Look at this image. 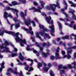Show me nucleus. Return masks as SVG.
I'll return each instance as SVG.
<instances>
[{"label":"nucleus","instance_id":"7ed1b4c3","mask_svg":"<svg viewBox=\"0 0 76 76\" xmlns=\"http://www.w3.org/2000/svg\"><path fill=\"white\" fill-rule=\"evenodd\" d=\"M56 3L57 4H51L50 6V7H49V6H47L46 7V9H48V10H51V9H52L53 12L55 11V9L53 7V6H54V7H58V9H60V5L59 4V3H58V2H56Z\"/></svg>","mask_w":76,"mask_h":76},{"label":"nucleus","instance_id":"39448f33","mask_svg":"<svg viewBox=\"0 0 76 76\" xmlns=\"http://www.w3.org/2000/svg\"><path fill=\"white\" fill-rule=\"evenodd\" d=\"M42 15L43 16H45V20L47 21V22L49 24H50V20H51L52 18H51V17L50 16H49V17H47V15L46 14H45L44 12H42Z\"/></svg>","mask_w":76,"mask_h":76},{"label":"nucleus","instance_id":"c85d7f7f","mask_svg":"<svg viewBox=\"0 0 76 76\" xmlns=\"http://www.w3.org/2000/svg\"><path fill=\"white\" fill-rule=\"evenodd\" d=\"M31 51H33L34 53L35 54L38 53V52H37V50H34V48L31 49Z\"/></svg>","mask_w":76,"mask_h":76},{"label":"nucleus","instance_id":"9d476101","mask_svg":"<svg viewBox=\"0 0 76 76\" xmlns=\"http://www.w3.org/2000/svg\"><path fill=\"white\" fill-rule=\"evenodd\" d=\"M19 58L21 61H23L24 59H25V58H24V57L22 56V55L21 53H20Z\"/></svg>","mask_w":76,"mask_h":76},{"label":"nucleus","instance_id":"0eeeda50","mask_svg":"<svg viewBox=\"0 0 76 76\" xmlns=\"http://www.w3.org/2000/svg\"><path fill=\"white\" fill-rule=\"evenodd\" d=\"M56 52L55 53V59L56 60H58V59H60L61 58V57H60V56L59 54H58V52H59V50H56Z\"/></svg>","mask_w":76,"mask_h":76},{"label":"nucleus","instance_id":"a878e982","mask_svg":"<svg viewBox=\"0 0 76 76\" xmlns=\"http://www.w3.org/2000/svg\"><path fill=\"white\" fill-rule=\"evenodd\" d=\"M43 31L42 32L43 33V34L45 33V31H46V32H48V31H49V30L46 28H43Z\"/></svg>","mask_w":76,"mask_h":76},{"label":"nucleus","instance_id":"9b49d317","mask_svg":"<svg viewBox=\"0 0 76 76\" xmlns=\"http://www.w3.org/2000/svg\"><path fill=\"white\" fill-rule=\"evenodd\" d=\"M5 49L6 50H2V53H3L4 52H6V53H10V51L9 50V48L6 47H5Z\"/></svg>","mask_w":76,"mask_h":76},{"label":"nucleus","instance_id":"5fc2aeb1","mask_svg":"<svg viewBox=\"0 0 76 76\" xmlns=\"http://www.w3.org/2000/svg\"><path fill=\"white\" fill-rule=\"evenodd\" d=\"M39 27L40 28H42L43 29H44V26H43L40 25Z\"/></svg>","mask_w":76,"mask_h":76},{"label":"nucleus","instance_id":"473e14b6","mask_svg":"<svg viewBox=\"0 0 76 76\" xmlns=\"http://www.w3.org/2000/svg\"><path fill=\"white\" fill-rule=\"evenodd\" d=\"M75 35L73 33L71 34V35H70V38L71 39H73V38H72V36H73V37H75Z\"/></svg>","mask_w":76,"mask_h":76},{"label":"nucleus","instance_id":"1a4fd4ad","mask_svg":"<svg viewBox=\"0 0 76 76\" xmlns=\"http://www.w3.org/2000/svg\"><path fill=\"white\" fill-rule=\"evenodd\" d=\"M69 13H71V14H72V18L74 20H76V15H74V13H75V11L73 10L72 11H69Z\"/></svg>","mask_w":76,"mask_h":76},{"label":"nucleus","instance_id":"2eb2a0df","mask_svg":"<svg viewBox=\"0 0 76 76\" xmlns=\"http://www.w3.org/2000/svg\"><path fill=\"white\" fill-rule=\"evenodd\" d=\"M13 20L14 21V22H15L16 23L17 22H19L20 23H22L20 20H18V18H17L15 17L14 18H13Z\"/></svg>","mask_w":76,"mask_h":76},{"label":"nucleus","instance_id":"603ef678","mask_svg":"<svg viewBox=\"0 0 76 76\" xmlns=\"http://www.w3.org/2000/svg\"><path fill=\"white\" fill-rule=\"evenodd\" d=\"M42 45L43 47H45V45H47V44H46L45 43V42H43Z\"/></svg>","mask_w":76,"mask_h":76},{"label":"nucleus","instance_id":"a19ab883","mask_svg":"<svg viewBox=\"0 0 76 76\" xmlns=\"http://www.w3.org/2000/svg\"><path fill=\"white\" fill-rule=\"evenodd\" d=\"M50 58L51 60H54V57L53 56H50Z\"/></svg>","mask_w":76,"mask_h":76},{"label":"nucleus","instance_id":"72a5a7b5","mask_svg":"<svg viewBox=\"0 0 76 76\" xmlns=\"http://www.w3.org/2000/svg\"><path fill=\"white\" fill-rule=\"evenodd\" d=\"M21 29H23L24 30V31H28L29 30L28 28H24L23 27H21Z\"/></svg>","mask_w":76,"mask_h":76},{"label":"nucleus","instance_id":"f8f14e48","mask_svg":"<svg viewBox=\"0 0 76 76\" xmlns=\"http://www.w3.org/2000/svg\"><path fill=\"white\" fill-rule=\"evenodd\" d=\"M42 55L43 56L44 58H46V57H47L48 56L50 55V53H42Z\"/></svg>","mask_w":76,"mask_h":76},{"label":"nucleus","instance_id":"49530a36","mask_svg":"<svg viewBox=\"0 0 76 76\" xmlns=\"http://www.w3.org/2000/svg\"><path fill=\"white\" fill-rule=\"evenodd\" d=\"M72 50H71L69 51H67V54H72Z\"/></svg>","mask_w":76,"mask_h":76},{"label":"nucleus","instance_id":"ea45409f","mask_svg":"<svg viewBox=\"0 0 76 76\" xmlns=\"http://www.w3.org/2000/svg\"><path fill=\"white\" fill-rule=\"evenodd\" d=\"M26 50H27V51H29V50H31L30 49V48H29V45H27Z\"/></svg>","mask_w":76,"mask_h":76},{"label":"nucleus","instance_id":"37998d69","mask_svg":"<svg viewBox=\"0 0 76 76\" xmlns=\"http://www.w3.org/2000/svg\"><path fill=\"white\" fill-rule=\"evenodd\" d=\"M24 69L26 70H28V69H29V66L28 65H26V67Z\"/></svg>","mask_w":76,"mask_h":76},{"label":"nucleus","instance_id":"c9c22d12","mask_svg":"<svg viewBox=\"0 0 76 76\" xmlns=\"http://www.w3.org/2000/svg\"><path fill=\"white\" fill-rule=\"evenodd\" d=\"M67 67L69 69H72V68H73L72 66V65L70 64L68 65Z\"/></svg>","mask_w":76,"mask_h":76},{"label":"nucleus","instance_id":"de8ad7c7","mask_svg":"<svg viewBox=\"0 0 76 76\" xmlns=\"http://www.w3.org/2000/svg\"><path fill=\"white\" fill-rule=\"evenodd\" d=\"M14 25H15V24H11V26H10V29H11V30H12V28H13V26H14Z\"/></svg>","mask_w":76,"mask_h":76},{"label":"nucleus","instance_id":"4c0bfd02","mask_svg":"<svg viewBox=\"0 0 76 76\" xmlns=\"http://www.w3.org/2000/svg\"><path fill=\"white\" fill-rule=\"evenodd\" d=\"M58 26L60 28H62V26H61V23H60V22H58Z\"/></svg>","mask_w":76,"mask_h":76},{"label":"nucleus","instance_id":"f03ea898","mask_svg":"<svg viewBox=\"0 0 76 76\" xmlns=\"http://www.w3.org/2000/svg\"><path fill=\"white\" fill-rule=\"evenodd\" d=\"M27 12H28V10H24V14L23 12H21L20 13V15L21 16V17H22L24 20L25 24L26 25V26H28L29 25H30L31 22V19H29L27 20H26L25 19V16H26Z\"/></svg>","mask_w":76,"mask_h":76},{"label":"nucleus","instance_id":"3c124183","mask_svg":"<svg viewBox=\"0 0 76 76\" xmlns=\"http://www.w3.org/2000/svg\"><path fill=\"white\" fill-rule=\"evenodd\" d=\"M19 76H23V74L22 73V72L21 71V73H18Z\"/></svg>","mask_w":76,"mask_h":76},{"label":"nucleus","instance_id":"ddd939ff","mask_svg":"<svg viewBox=\"0 0 76 76\" xmlns=\"http://www.w3.org/2000/svg\"><path fill=\"white\" fill-rule=\"evenodd\" d=\"M68 2L69 3H70V4H71L70 5L71 7H75V6H76V4H74V3H73L72 1H69Z\"/></svg>","mask_w":76,"mask_h":76},{"label":"nucleus","instance_id":"09e8293b","mask_svg":"<svg viewBox=\"0 0 76 76\" xmlns=\"http://www.w3.org/2000/svg\"><path fill=\"white\" fill-rule=\"evenodd\" d=\"M34 6H38V3H37V2H36V1L34 2Z\"/></svg>","mask_w":76,"mask_h":76},{"label":"nucleus","instance_id":"4be33fe9","mask_svg":"<svg viewBox=\"0 0 76 76\" xmlns=\"http://www.w3.org/2000/svg\"><path fill=\"white\" fill-rule=\"evenodd\" d=\"M68 50H72V49H76V46H74L73 47H70L67 48Z\"/></svg>","mask_w":76,"mask_h":76},{"label":"nucleus","instance_id":"cd10ccee","mask_svg":"<svg viewBox=\"0 0 76 76\" xmlns=\"http://www.w3.org/2000/svg\"><path fill=\"white\" fill-rule=\"evenodd\" d=\"M18 56V55L16 53H12L11 55V56L12 57H15V56Z\"/></svg>","mask_w":76,"mask_h":76},{"label":"nucleus","instance_id":"13d9d810","mask_svg":"<svg viewBox=\"0 0 76 76\" xmlns=\"http://www.w3.org/2000/svg\"><path fill=\"white\" fill-rule=\"evenodd\" d=\"M51 45V44H50V42H48V44L47 45V46H48V47H50Z\"/></svg>","mask_w":76,"mask_h":76},{"label":"nucleus","instance_id":"e2e57ef3","mask_svg":"<svg viewBox=\"0 0 76 76\" xmlns=\"http://www.w3.org/2000/svg\"><path fill=\"white\" fill-rule=\"evenodd\" d=\"M39 34H40L41 36H43L44 35V33L42 31L40 32Z\"/></svg>","mask_w":76,"mask_h":76},{"label":"nucleus","instance_id":"7c9ffc66","mask_svg":"<svg viewBox=\"0 0 76 76\" xmlns=\"http://www.w3.org/2000/svg\"><path fill=\"white\" fill-rule=\"evenodd\" d=\"M59 70L60 71V73L61 74H63V73H64L65 72V71H64V70H61L60 69V70Z\"/></svg>","mask_w":76,"mask_h":76},{"label":"nucleus","instance_id":"4468645a","mask_svg":"<svg viewBox=\"0 0 76 76\" xmlns=\"http://www.w3.org/2000/svg\"><path fill=\"white\" fill-rule=\"evenodd\" d=\"M36 37H37V38H39L41 40V41H42V38L41 37V36H39V34L38 33V32H37L36 33Z\"/></svg>","mask_w":76,"mask_h":76},{"label":"nucleus","instance_id":"6e6552de","mask_svg":"<svg viewBox=\"0 0 76 76\" xmlns=\"http://www.w3.org/2000/svg\"><path fill=\"white\" fill-rule=\"evenodd\" d=\"M58 70H60L61 69H67V67L65 66H63L62 64H60V65H58Z\"/></svg>","mask_w":76,"mask_h":76},{"label":"nucleus","instance_id":"a211bd4d","mask_svg":"<svg viewBox=\"0 0 76 76\" xmlns=\"http://www.w3.org/2000/svg\"><path fill=\"white\" fill-rule=\"evenodd\" d=\"M27 61H31V63L30 64V66H32V64H33V63H34L33 61H34L31 59H30L29 58H28L26 60Z\"/></svg>","mask_w":76,"mask_h":76},{"label":"nucleus","instance_id":"f3484780","mask_svg":"<svg viewBox=\"0 0 76 76\" xmlns=\"http://www.w3.org/2000/svg\"><path fill=\"white\" fill-rule=\"evenodd\" d=\"M14 25H15V27L16 29L20 27V23H19L14 24Z\"/></svg>","mask_w":76,"mask_h":76},{"label":"nucleus","instance_id":"052dcab7","mask_svg":"<svg viewBox=\"0 0 76 76\" xmlns=\"http://www.w3.org/2000/svg\"><path fill=\"white\" fill-rule=\"evenodd\" d=\"M50 23H51V24L52 25H52H52L53 24V23H53V20H51L50 21V24H50Z\"/></svg>","mask_w":76,"mask_h":76},{"label":"nucleus","instance_id":"c03bdc74","mask_svg":"<svg viewBox=\"0 0 76 76\" xmlns=\"http://www.w3.org/2000/svg\"><path fill=\"white\" fill-rule=\"evenodd\" d=\"M72 45L73 44L71 43H69L67 44V45H68V46H69V47L72 46Z\"/></svg>","mask_w":76,"mask_h":76},{"label":"nucleus","instance_id":"423d86ee","mask_svg":"<svg viewBox=\"0 0 76 76\" xmlns=\"http://www.w3.org/2000/svg\"><path fill=\"white\" fill-rule=\"evenodd\" d=\"M54 25H52L51 26H49V28L51 29L50 34H51L52 36H54V34H53V33H54V30H55V29L54 28Z\"/></svg>","mask_w":76,"mask_h":76},{"label":"nucleus","instance_id":"aec40b11","mask_svg":"<svg viewBox=\"0 0 76 76\" xmlns=\"http://www.w3.org/2000/svg\"><path fill=\"white\" fill-rule=\"evenodd\" d=\"M11 4H12L13 6H15L16 5H17V4H18V2H16V1H14L12 2Z\"/></svg>","mask_w":76,"mask_h":76},{"label":"nucleus","instance_id":"680f3d73","mask_svg":"<svg viewBox=\"0 0 76 76\" xmlns=\"http://www.w3.org/2000/svg\"><path fill=\"white\" fill-rule=\"evenodd\" d=\"M7 17H10V18H13V16L11 15H8Z\"/></svg>","mask_w":76,"mask_h":76},{"label":"nucleus","instance_id":"f704fd0d","mask_svg":"<svg viewBox=\"0 0 76 76\" xmlns=\"http://www.w3.org/2000/svg\"><path fill=\"white\" fill-rule=\"evenodd\" d=\"M34 70V68L32 67H30L29 68V70H28V72H30L31 71H32Z\"/></svg>","mask_w":76,"mask_h":76},{"label":"nucleus","instance_id":"a18cd8bd","mask_svg":"<svg viewBox=\"0 0 76 76\" xmlns=\"http://www.w3.org/2000/svg\"><path fill=\"white\" fill-rule=\"evenodd\" d=\"M35 44H36V46L38 47H40L39 44H38L37 42H36Z\"/></svg>","mask_w":76,"mask_h":76},{"label":"nucleus","instance_id":"6e6d98bb","mask_svg":"<svg viewBox=\"0 0 76 76\" xmlns=\"http://www.w3.org/2000/svg\"><path fill=\"white\" fill-rule=\"evenodd\" d=\"M0 48L1 50L2 49H4V46L3 45H2L1 46H0Z\"/></svg>","mask_w":76,"mask_h":76},{"label":"nucleus","instance_id":"864d4df0","mask_svg":"<svg viewBox=\"0 0 76 76\" xmlns=\"http://www.w3.org/2000/svg\"><path fill=\"white\" fill-rule=\"evenodd\" d=\"M61 53L62 55H64L66 53V52H65L64 51L62 50L61 52Z\"/></svg>","mask_w":76,"mask_h":76},{"label":"nucleus","instance_id":"69168bd1","mask_svg":"<svg viewBox=\"0 0 76 76\" xmlns=\"http://www.w3.org/2000/svg\"><path fill=\"white\" fill-rule=\"evenodd\" d=\"M61 39V38H58L57 39V41L58 42V41H59Z\"/></svg>","mask_w":76,"mask_h":76},{"label":"nucleus","instance_id":"2f4dec72","mask_svg":"<svg viewBox=\"0 0 76 76\" xmlns=\"http://www.w3.org/2000/svg\"><path fill=\"white\" fill-rule=\"evenodd\" d=\"M45 37H46V38H47L48 39H50L51 38L49 36H48V35L47 34H45Z\"/></svg>","mask_w":76,"mask_h":76},{"label":"nucleus","instance_id":"20e7f679","mask_svg":"<svg viewBox=\"0 0 76 76\" xmlns=\"http://www.w3.org/2000/svg\"><path fill=\"white\" fill-rule=\"evenodd\" d=\"M6 9L7 10H11L12 12H16V15L17 16V18H18V13L19 11H18V10H17L16 9L13 8H11L9 7H7L6 8Z\"/></svg>","mask_w":76,"mask_h":76},{"label":"nucleus","instance_id":"e433bc0d","mask_svg":"<svg viewBox=\"0 0 76 76\" xmlns=\"http://www.w3.org/2000/svg\"><path fill=\"white\" fill-rule=\"evenodd\" d=\"M43 69L46 72H48V69L47 67H44L43 68Z\"/></svg>","mask_w":76,"mask_h":76},{"label":"nucleus","instance_id":"bf43d9fd","mask_svg":"<svg viewBox=\"0 0 76 76\" xmlns=\"http://www.w3.org/2000/svg\"><path fill=\"white\" fill-rule=\"evenodd\" d=\"M29 31H28V32H31V31H32V27H29Z\"/></svg>","mask_w":76,"mask_h":76},{"label":"nucleus","instance_id":"338daca9","mask_svg":"<svg viewBox=\"0 0 76 76\" xmlns=\"http://www.w3.org/2000/svg\"><path fill=\"white\" fill-rule=\"evenodd\" d=\"M73 28L74 30H76V25H74L73 26Z\"/></svg>","mask_w":76,"mask_h":76},{"label":"nucleus","instance_id":"f257e3e1","mask_svg":"<svg viewBox=\"0 0 76 76\" xmlns=\"http://www.w3.org/2000/svg\"><path fill=\"white\" fill-rule=\"evenodd\" d=\"M4 32L8 34H11L12 35L15 37L16 38L15 39V40L17 43L18 42H23L25 44H26V42L25 39L22 40V38L20 39L19 36H18L19 34V32H17L15 34L14 32H13L12 31H7L6 30H3L0 33V36H1V35L3 36L4 35Z\"/></svg>","mask_w":76,"mask_h":76},{"label":"nucleus","instance_id":"bb28decb","mask_svg":"<svg viewBox=\"0 0 76 76\" xmlns=\"http://www.w3.org/2000/svg\"><path fill=\"white\" fill-rule=\"evenodd\" d=\"M49 74L51 76H54V74L53 73V71L51 70L49 72Z\"/></svg>","mask_w":76,"mask_h":76},{"label":"nucleus","instance_id":"412c9836","mask_svg":"<svg viewBox=\"0 0 76 76\" xmlns=\"http://www.w3.org/2000/svg\"><path fill=\"white\" fill-rule=\"evenodd\" d=\"M39 2L40 3L41 6L42 8H44V3L43 2V1H40Z\"/></svg>","mask_w":76,"mask_h":76},{"label":"nucleus","instance_id":"8fccbe9b","mask_svg":"<svg viewBox=\"0 0 76 76\" xmlns=\"http://www.w3.org/2000/svg\"><path fill=\"white\" fill-rule=\"evenodd\" d=\"M42 64H43L44 66H45V67L47 66V64L44 63V62L43 61H42Z\"/></svg>","mask_w":76,"mask_h":76},{"label":"nucleus","instance_id":"c756f323","mask_svg":"<svg viewBox=\"0 0 76 76\" xmlns=\"http://www.w3.org/2000/svg\"><path fill=\"white\" fill-rule=\"evenodd\" d=\"M4 45H5V46H8L9 45V43L8 42L7 40L5 41V43L4 44Z\"/></svg>","mask_w":76,"mask_h":76},{"label":"nucleus","instance_id":"393cba45","mask_svg":"<svg viewBox=\"0 0 76 76\" xmlns=\"http://www.w3.org/2000/svg\"><path fill=\"white\" fill-rule=\"evenodd\" d=\"M8 15V14L7 13V12H4V16L5 18H6V19H7V15Z\"/></svg>","mask_w":76,"mask_h":76},{"label":"nucleus","instance_id":"6ab92c4d","mask_svg":"<svg viewBox=\"0 0 76 76\" xmlns=\"http://www.w3.org/2000/svg\"><path fill=\"white\" fill-rule=\"evenodd\" d=\"M65 57H67V58L69 59L71 58V56L70 55H69V54H67V55H64V58H65Z\"/></svg>","mask_w":76,"mask_h":76},{"label":"nucleus","instance_id":"58836bf2","mask_svg":"<svg viewBox=\"0 0 76 76\" xmlns=\"http://www.w3.org/2000/svg\"><path fill=\"white\" fill-rule=\"evenodd\" d=\"M38 66L39 67H41L42 66V64L41 63H39L38 64Z\"/></svg>","mask_w":76,"mask_h":76},{"label":"nucleus","instance_id":"4d7b16f0","mask_svg":"<svg viewBox=\"0 0 76 76\" xmlns=\"http://www.w3.org/2000/svg\"><path fill=\"white\" fill-rule=\"evenodd\" d=\"M28 33H29L30 34H31L32 35H34V32H33V31H31V32L30 31V32H29V31H28Z\"/></svg>","mask_w":76,"mask_h":76},{"label":"nucleus","instance_id":"79ce46f5","mask_svg":"<svg viewBox=\"0 0 76 76\" xmlns=\"http://www.w3.org/2000/svg\"><path fill=\"white\" fill-rule=\"evenodd\" d=\"M65 39H69V36L68 35H66L65 36Z\"/></svg>","mask_w":76,"mask_h":76},{"label":"nucleus","instance_id":"5701e85b","mask_svg":"<svg viewBox=\"0 0 76 76\" xmlns=\"http://www.w3.org/2000/svg\"><path fill=\"white\" fill-rule=\"evenodd\" d=\"M71 64L72 65H73V64L74 66L73 67V68H75V69H76V62L74 61L73 62H72L71 63Z\"/></svg>","mask_w":76,"mask_h":76},{"label":"nucleus","instance_id":"774afa93","mask_svg":"<svg viewBox=\"0 0 76 76\" xmlns=\"http://www.w3.org/2000/svg\"><path fill=\"white\" fill-rule=\"evenodd\" d=\"M74 58H76V53H75L74 54Z\"/></svg>","mask_w":76,"mask_h":76},{"label":"nucleus","instance_id":"b1692460","mask_svg":"<svg viewBox=\"0 0 76 76\" xmlns=\"http://www.w3.org/2000/svg\"><path fill=\"white\" fill-rule=\"evenodd\" d=\"M64 3L65 5L66 6L64 7V9L65 10H67V3H66V2L65 1H64Z\"/></svg>","mask_w":76,"mask_h":76},{"label":"nucleus","instance_id":"dca6fc26","mask_svg":"<svg viewBox=\"0 0 76 76\" xmlns=\"http://www.w3.org/2000/svg\"><path fill=\"white\" fill-rule=\"evenodd\" d=\"M10 71H12V72L13 73H14V74H15V75L17 74V73L18 72H17V71H15L14 72L13 71V69H12L10 68L9 69H7V72H10Z\"/></svg>","mask_w":76,"mask_h":76},{"label":"nucleus","instance_id":"0e129e2a","mask_svg":"<svg viewBox=\"0 0 76 76\" xmlns=\"http://www.w3.org/2000/svg\"><path fill=\"white\" fill-rule=\"evenodd\" d=\"M63 14H64V15H65L66 17H68V15H67V14L66 13V12H63Z\"/></svg>","mask_w":76,"mask_h":76}]
</instances>
